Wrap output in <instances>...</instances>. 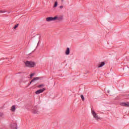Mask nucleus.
<instances>
[{
    "mask_svg": "<svg viewBox=\"0 0 129 129\" xmlns=\"http://www.w3.org/2000/svg\"><path fill=\"white\" fill-rule=\"evenodd\" d=\"M25 65L29 68H34L36 66V63L33 61H27L25 62Z\"/></svg>",
    "mask_w": 129,
    "mask_h": 129,
    "instance_id": "obj_1",
    "label": "nucleus"
},
{
    "mask_svg": "<svg viewBox=\"0 0 129 129\" xmlns=\"http://www.w3.org/2000/svg\"><path fill=\"white\" fill-rule=\"evenodd\" d=\"M92 115H93V117L96 120H99L100 119V117L98 116L97 113L93 109H92Z\"/></svg>",
    "mask_w": 129,
    "mask_h": 129,
    "instance_id": "obj_2",
    "label": "nucleus"
},
{
    "mask_svg": "<svg viewBox=\"0 0 129 129\" xmlns=\"http://www.w3.org/2000/svg\"><path fill=\"white\" fill-rule=\"evenodd\" d=\"M120 105L122 107H129V102H120Z\"/></svg>",
    "mask_w": 129,
    "mask_h": 129,
    "instance_id": "obj_3",
    "label": "nucleus"
},
{
    "mask_svg": "<svg viewBox=\"0 0 129 129\" xmlns=\"http://www.w3.org/2000/svg\"><path fill=\"white\" fill-rule=\"evenodd\" d=\"M56 20V18L55 17H49L46 18V21L47 22H51V21H54Z\"/></svg>",
    "mask_w": 129,
    "mask_h": 129,
    "instance_id": "obj_4",
    "label": "nucleus"
},
{
    "mask_svg": "<svg viewBox=\"0 0 129 129\" xmlns=\"http://www.w3.org/2000/svg\"><path fill=\"white\" fill-rule=\"evenodd\" d=\"M45 90H46V89H45V88L41 89H40V90H39L37 91L36 92V94H40V93L43 92H44V91H45Z\"/></svg>",
    "mask_w": 129,
    "mask_h": 129,
    "instance_id": "obj_5",
    "label": "nucleus"
},
{
    "mask_svg": "<svg viewBox=\"0 0 129 129\" xmlns=\"http://www.w3.org/2000/svg\"><path fill=\"white\" fill-rule=\"evenodd\" d=\"M55 20L60 21L63 20V16H55Z\"/></svg>",
    "mask_w": 129,
    "mask_h": 129,
    "instance_id": "obj_6",
    "label": "nucleus"
},
{
    "mask_svg": "<svg viewBox=\"0 0 129 129\" xmlns=\"http://www.w3.org/2000/svg\"><path fill=\"white\" fill-rule=\"evenodd\" d=\"M41 79V78L40 77H36V78H34L32 81L31 83H33V82H35L39 80H40Z\"/></svg>",
    "mask_w": 129,
    "mask_h": 129,
    "instance_id": "obj_7",
    "label": "nucleus"
},
{
    "mask_svg": "<svg viewBox=\"0 0 129 129\" xmlns=\"http://www.w3.org/2000/svg\"><path fill=\"white\" fill-rule=\"evenodd\" d=\"M70 54V49L69 48H67L66 50V55H69Z\"/></svg>",
    "mask_w": 129,
    "mask_h": 129,
    "instance_id": "obj_8",
    "label": "nucleus"
},
{
    "mask_svg": "<svg viewBox=\"0 0 129 129\" xmlns=\"http://www.w3.org/2000/svg\"><path fill=\"white\" fill-rule=\"evenodd\" d=\"M105 65V62H101V63L99 64L98 65V68H102V67H103Z\"/></svg>",
    "mask_w": 129,
    "mask_h": 129,
    "instance_id": "obj_9",
    "label": "nucleus"
},
{
    "mask_svg": "<svg viewBox=\"0 0 129 129\" xmlns=\"http://www.w3.org/2000/svg\"><path fill=\"white\" fill-rule=\"evenodd\" d=\"M11 111H12V112H15V111H16V106L15 105H13L11 107Z\"/></svg>",
    "mask_w": 129,
    "mask_h": 129,
    "instance_id": "obj_10",
    "label": "nucleus"
},
{
    "mask_svg": "<svg viewBox=\"0 0 129 129\" xmlns=\"http://www.w3.org/2000/svg\"><path fill=\"white\" fill-rule=\"evenodd\" d=\"M5 117V114L3 112H0V118H4Z\"/></svg>",
    "mask_w": 129,
    "mask_h": 129,
    "instance_id": "obj_11",
    "label": "nucleus"
},
{
    "mask_svg": "<svg viewBox=\"0 0 129 129\" xmlns=\"http://www.w3.org/2000/svg\"><path fill=\"white\" fill-rule=\"evenodd\" d=\"M58 6V3L57 2H55L54 3V4L53 5V8H56Z\"/></svg>",
    "mask_w": 129,
    "mask_h": 129,
    "instance_id": "obj_12",
    "label": "nucleus"
},
{
    "mask_svg": "<svg viewBox=\"0 0 129 129\" xmlns=\"http://www.w3.org/2000/svg\"><path fill=\"white\" fill-rule=\"evenodd\" d=\"M33 113L34 114H39V111L38 110H34Z\"/></svg>",
    "mask_w": 129,
    "mask_h": 129,
    "instance_id": "obj_13",
    "label": "nucleus"
},
{
    "mask_svg": "<svg viewBox=\"0 0 129 129\" xmlns=\"http://www.w3.org/2000/svg\"><path fill=\"white\" fill-rule=\"evenodd\" d=\"M13 129H17V124H14Z\"/></svg>",
    "mask_w": 129,
    "mask_h": 129,
    "instance_id": "obj_14",
    "label": "nucleus"
},
{
    "mask_svg": "<svg viewBox=\"0 0 129 129\" xmlns=\"http://www.w3.org/2000/svg\"><path fill=\"white\" fill-rule=\"evenodd\" d=\"M18 27H19V24H16V25H15L14 29H17V28H18Z\"/></svg>",
    "mask_w": 129,
    "mask_h": 129,
    "instance_id": "obj_15",
    "label": "nucleus"
},
{
    "mask_svg": "<svg viewBox=\"0 0 129 129\" xmlns=\"http://www.w3.org/2000/svg\"><path fill=\"white\" fill-rule=\"evenodd\" d=\"M44 85H41L38 86V88H41L44 87Z\"/></svg>",
    "mask_w": 129,
    "mask_h": 129,
    "instance_id": "obj_16",
    "label": "nucleus"
},
{
    "mask_svg": "<svg viewBox=\"0 0 129 129\" xmlns=\"http://www.w3.org/2000/svg\"><path fill=\"white\" fill-rule=\"evenodd\" d=\"M81 98H82V100L84 101L85 98H84V96L82 95L81 96Z\"/></svg>",
    "mask_w": 129,
    "mask_h": 129,
    "instance_id": "obj_17",
    "label": "nucleus"
},
{
    "mask_svg": "<svg viewBox=\"0 0 129 129\" xmlns=\"http://www.w3.org/2000/svg\"><path fill=\"white\" fill-rule=\"evenodd\" d=\"M5 11L0 10V14L4 13Z\"/></svg>",
    "mask_w": 129,
    "mask_h": 129,
    "instance_id": "obj_18",
    "label": "nucleus"
},
{
    "mask_svg": "<svg viewBox=\"0 0 129 129\" xmlns=\"http://www.w3.org/2000/svg\"><path fill=\"white\" fill-rule=\"evenodd\" d=\"M34 76V74H31V75H30V77L32 78Z\"/></svg>",
    "mask_w": 129,
    "mask_h": 129,
    "instance_id": "obj_19",
    "label": "nucleus"
},
{
    "mask_svg": "<svg viewBox=\"0 0 129 129\" xmlns=\"http://www.w3.org/2000/svg\"><path fill=\"white\" fill-rule=\"evenodd\" d=\"M59 8L61 9H62L63 8V6H60L59 7Z\"/></svg>",
    "mask_w": 129,
    "mask_h": 129,
    "instance_id": "obj_20",
    "label": "nucleus"
},
{
    "mask_svg": "<svg viewBox=\"0 0 129 129\" xmlns=\"http://www.w3.org/2000/svg\"><path fill=\"white\" fill-rule=\"evenodd\" d=\"M32 84V83H31V82H30V84L29 85H30V84Z\"/></svg>",
    "mask_w": 129,
    "mask_h": 129,
    "instance_id": "obj_21",
    "label": "nucleus"
}]
</instances>
